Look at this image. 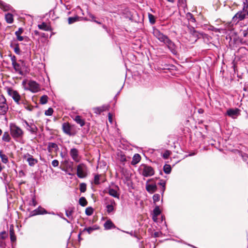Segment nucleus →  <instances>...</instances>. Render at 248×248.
<instances>
[{
	"instance_id": "f257e3e1",
	"label": "nucleus",
	"mask_w": 248,
	"mask_h": 248,
	"mask_svg": "<svg viewBox=\"0 0 248 248\" xmlns=\"http://www.w3.org/2000/svg\"><path fill=\"white\" fill-rule=\"evenodd\" d=\"M6 91L8 94L13 98L16 104H26V100L22 98L21 95L17 92V91L14 90L11 87H7Z\"/></svg>"
},
{
	"instance_id": "f03ea898",
	"label": "nucleus",
	"mask_w": 248,
	"mask_h": 248,
	"mask_svg": "<svg viewBox=\"0 0 248 248\" xmlns=\"http://www.w3.org/2000/svg\"><path fill=\"white\" fill-rule=\"evenodd\" d=\"M140 174L144 177H150L154 175L155 170L154 169L150 166L145 164L140 165L139 168Z\"/></svg>"
},
{
	"instance_id": "7ed1b4c3",
	"label": "nucleus",
	"mask_w": 248,
	"mask_h": 248,
	"mask_svg": "<svg viewBox=\"0 0 248 248\" xmlns=\"http://www.w3.org/2000/svg\"><path fill=\"white\" fill-rule=\"evenodd\" d=\"M10 133L12 137L16 140L21 139L24 135L22 129L15 124L10 125Z\"/></svg>"
},
{
	"instance_id": "20e7f679",
	"label": "nucleus",
	"mask_w": 248,
	"mask_h": 248,
	"mask_svg": "<svg viewBox=\"0 0 248 248\" xmlns=\"http://www.w3.org/2000/svg\"><path fill=\"white\" fill-rule=\"evenodd\" d=\"M9 109L7 100L3 95H0V115H5Z\"/></svg>"
},
{
	"instance_id": "39448f33",
	"label": "nucleus",
	"mask_w": 248,
	"mask_h": 248,
	"mask_svg": "<svg viewBox=\"0 0 248 248\" xmlns=\"http://www.w3.org/2000/svg\"><path fill=\"white\" fill-rule=\"evenodd\" d=\"M163 44L166 46L167 48L172 54L174 55H176L177 54V46L169 38V37H168Z\"/></svg>"
},
{
	"instance_id": "423d86ee",
	"label": "nucleus",
	"mask_w": 248,
	"mask_h": 248,
	"mask_svg": "<svg viewBox=\"0 0 248 248\" xmlns=\"http://www.w3.org/2000/svg\"><path fill=\"white\" fill-rule=\"evenodd\" d=\"M23 125L27 130L29 131L31 134L36 135L38 131V128L32 123H28L26 120H23Z\"/></svg>"
},
{
	"instance_id": "0eeeda50",
	"label": "nucleus",
	"mask_w": 248,
	"mask_h": 248,
	"mask_svg": "<svg viewBox=\"0 0 248 248\" xmlns=\"http://www.w3.org/2000/svg\"><path fill=\"white\" fill-rule=\"evenodd\" d=\"M154 36L160 42L164 43L168 38V36L164 34L158 29L154 28L153 29Z\"/></svg>"
},
{
	"instance_id": "6e6552de",
	"label": "nucleus",
	"mask_w": 248,
	"mask_h": 248,
	"mask_svg": "<svg viewBox=\"0 0 248 248\" xmlns=\"http://www.w3.org/2000/svg\"><path fill=\"white\" fill-rule=\"evenodd\" d=\"M62 130L64 133L68 136H74L75 135L73 128V126L71 125L69 123H64L62 124Z\"/></svg>"
},
{
	"instance_id": "1a4fd4ad",
	"label": "nucleus",
	"mask_w": 248,
	"mask_h": 248,
	"mask_svg": "<svg viewBox=\"0 0 248 248\" xmlns=\"http://www.w3.org/2000/svg\"><path fill=\"white\" fill-rule=\"evenodd\" d=\"M246 17V14L243 11L238 12L232 17V24H237L239 21L243 20Z\"/></svg>"
},
{
	"instance_id": "9d476101",
	"label": "nucleus",
	"mask_w": 248,
	"mask_h": 248,
	"mask_svg": "<svg viewBox=\"0 0 248 248\" xmlns=\"http://www.w3.org/2000/svg\"><path fill=\"white\" fill-rule=\"evenodd\" d=\"M77 174L78 177L83 178L87 176L86 168L83 164H80L77 166Z\"/></svg>"
},
{
	"instance_id": "9b49d317",
	"label": "nucleus",
	"mask_w": 248,
	"mask_h": 248,
	"mask_svg": "<svg viewBox=\"0 0 248 248\" xmlns=\"http://www.w3.org/2000/svg\"><path fill=\"white\" fill-rule=\"evenodd\" d=\"M188 28L191 34V38L189 39V41L192 42H196L198 39L200 37L201 34L195 30L194 27L188 26Z\"/></svg>"
},
{
	"instance_id": "f8f14e48",
	"label": "nucleus",
	"mask_w": 248,
	"mask_h": 248,
	"mask_svg": "<svg viewBox=\"0 0 248 248\" xmlns=\"http://www.w3.org/2000/svg\"><path fill=\"white\" fill-rule=\"evenodd\" d=\"M28 89L32 93H36L40 90L39 85L35 81H29L28 82Z\"/></svg>"
},
{
	"instance_id": "ddd939ff",
	"label": "nucleus",
	"mask_w": 248,
	"mask_h": 248,
	"mask_svg": "<svg viewBox=\"0 0 248 248\" xmlns=\"http://www.w3.org/2000/svg\"><path fill=\"white\" fill-rule=\"evenodd\" d=\"M23 158L26 160L29 166L31 167L34 166L38 162V160L36 159L33 158L32 155H31L29 153L23 156Z\"/></svg>"
},
{
	"instance_id": "4468645a",
	"label": "nucleus",
	"mask_w": 248,
	"mask_h": 248,
	"mask_svg": "<svg viewBox=\"0 0 248 248\" xmlns=\"http://www.w3.org/2000/svg\"><path fill=\"white\" fill-rule=\"evenodd\" d=\"M69 154L74 161L76 162L79 161V152L78 149L75 148L71 149Z\"/></svg>"
},
{
	"instance_id": "2eb2a0df",
	"label": "nucleus",
	"mask_w": 248,
	"mask_h": 248,
	"mask_svg": "<svg viewBox=\"0 0 248 248\" xmlns=\"http://www.w3.org/2000/svg\"><path fill=\"white\" fill-rule=\"evenodd\" d=\"M49 153L51 154L53 152H57L59 150L58 145L54 142H48L47 147Z\"/></svg>"
},
{
	"instance_id": "dca6fc26",
	"label": "nucleus",
	"mask_w": 248,
	"mask_h": 248,
	"mask_svg": "<svg viewBox=\"0 0 248 248\" xmlns=\"http://www.w3.org/2000/svg\"><path fill=\"white\" fill-rule=\"evenodd\" d=\"M151 180H149L146 184V189L150 193L152 194L156 191L157 186L155 184H148V182Z\"/></svg>"
},
{
	"instance_id": "f3484780",
	"label": "nucleus",
	"mask_w": 248,
	"mask_h": 248,
	"mask_svg": "<svg viewBox=\"0 0 248 248\" xmlns=\"http://www.w3.org/2000/svg\"><path fill=\"white\" fill-rule=\"evenodd\" d=\"M240 112V109L237 108L235 109L230 108L227 111V114L231 117L232 118H234L235 116L239 115Z\"/></svg>"
},
{
	"instance_id": "a211bd4d",
	"label": "nucleus",
	"mask_w": 248,
	"mask_h": 248,
	"mask_svg": "<svg viewBox=\"0 0 248 248\" xmlns=\"http://www.w3.org/2000/svg\"><path fill=\"white\" fill-rule=\"evenodd\" d=\"M74 211L73 207H69L68 209L65 210V214L69 219L72 220L73 219V214Z\"/></svg>"
},
{
	"instance_id": "6ab92c4d",
	"label": "nucleus",
	"mask_w": 248,
	"mask_h": 248,
	"mask_svg": "<svg viewBox=\"0 0 248 248\" xmlns=\"http://www.w3.org/2000/svg\"><path fill=\"white\" fill-rule=\"evenodd\" d=\"M74 120L78 124L80 125V126L82 127L85 125V121L79 115H77L74 118Z\"/></svg>"
},
{
	"instance_id": "aec40b11",
	"label": "nucleus",
	"mask_w": 248,
	"mask_h": 248,
	"mask_svg": "<svg viewBox=\"0 0 248 248\" xmlns=\"http://www.w3.org/2000/svg\"><path fill=\"white\" fill-rule=\"evenodd\" d=\"M104 226L106 230H110L115 228V225L110 220L106 221L104 224Z\"/></svg>"
},
{
	"instance_id": "412c9836",
	"label": "nucleus",
	"mask_w": 248,
	"mask_h": 248,
	"mask_svg": "<svg viewBox=\"0 0 248 248\" xmlns=\"http://www.w3.org/2000/svg\"><path fill=\"white\" fill-rule=\"evenodd\" d=\"M38 27L40 30L46 31H49L51 30L50 26L47 25L45 22H43L41 24H39Z\"/></svg>"
},
{
	"instance_id": "4be33fe9",
	"label": "nucleus",
	"mask_w": 248,
	"mask_h": 248,
	"mask_svg": "<svg viewBox=\"0 0 248 248\" xmlns=\"http://www.w3.org/2000/svg\"><path fill=\"white\" fill-rule=\"evenodd\" d=\"M107 108L106 106H102L93 108L94 112L97 114H100L101 112L106 110Z\"/></svg>"
},
{
	"instance_id": "5701e85b",
	"label": "nucleus",
	"mask_w": 248,
	"mask_h": 248,
	"mask_svg": "<svg viewBox=\"0 0 248 248\" xmlns=\"http://www.w3.org/2000/svg\"><path fill=\"white\" fill-rule=\"evenodd\" d=\"M108 193L111 196L119 199V194L118 193L116 190L113 188H109Z\"/></svg>"
},
{
	"instance_id": "b1692460",
	"label": "nucleus",
	"mask_w": 248,
	"mask_h": 248,
	"mask_svg": "<svg viewBox=\"0 0 248 248\" xmlns=\"http://www.w3.org/2000/svg\"><path fill=\"white\" fill-rule=\"evenodd\" d=\"M140 155L138 154H136L133 156L131 164L132 165H136L140 161Z\"/></svg>"
},
{
	"instance_id": "393cba45",
	"label": "nucleus",
	"mask_w": 248,
	"mask_h": 248,
	"mask_svg": "<svg viewBox=\"0 0 248 248\" xmlns=\"http://www.w3.org/2000/svg\"><path fill=\"white\" fill-rule=\"evenodd\" d=\"M186 17L189 22V23L195 24L196 19L193 15L190 13H187L186 15Z\"/></svg>"
},
{
	"instance_id": "a878e982",
	"label": "nucleus",
	"mask_w": 248,
	"mask_h": 248,
	"mask_svg": "<svg viewBox=\"0 0 248 248\" xmlns=\"http://www.w3.org/2000/svg\"><path fill=\"white\" fill-rule=\"evenodd\" d=\"M10 47L13 48L14 52L18 55L20 54V49L18 44H13L12 43L10 44Z\"/></svg>"
},
{
	"instance_id": "bb28decb",
	"label": "nucleus",
	"mask_w": 248,
	"mask_h": 248,
	"mask_svg": "<svg viewBox=\"0 0 248 248\" xmlns=\"http://www.w3.org/2000/svg\"><path fill=\"white\" fill-rule=\"evenodd\" d=\"M161 214V211L158 206H156L153 210V219Z\"/></svg>"
},
{
	"instance_id": "cd10ccee",
	"label": "nucleus",
	"mask_w": 248,
	"mask_h": 248,
	"mask_svg": "<svg viewBox=\"0 0 248 248\" xmlns=\"http://www.w3.org/2000/svg\"><path fill=\"white\" fill-rule=\"evenodd\" d=\"M14 69L20 75H22L20 65L16 62L12 64Z\"/></svg>"
},
{
	"instance_id": "c85d7f7f",
	"label": "nucleus",
	"mask_w": 248,
	"mask_h": 248,
	"mask_svg": "<svg viewBox=\"0 0 248 248\" xmlns=\"http://www.w3.org/2000/svg\"><path fill=\"white\" fill-rule=\"evenodd\" d=\"M5 20L8 23L11 24L13 22V15L10 13H8L5 15Z\"/></svg>"
},
{
	"instance_id": "c756f323",
	"label": "nucleus",
	"mask_w": 248,
	"mask_h": 248,
	"mask_svg": "<svg viewBox=\"0 0 248 248\" xmlns=\"http://www.w3.org/2000/svg\"><path fill=\"white\" fill-rule=\"evenodd\" d=\"M0 157L1 159V161L3 163L7 164L8 162V158L7 156L3 154L2 150H0Z\"/></svg>"
},
{
	"instance_id": "7c9ffc66",
	"label": "nucleus",
	"mask_w": 248,
	"mask_h": 248,
	"mask_svg": "<svg viewBox=\"0 0 248 248\" xmlns=\"http://www.w3.org/2000/svg\"><path fill=\"white\" fill-rule=\"evenodd\" d=\"M11 138L8 132H5L2 136V140L4 141L9 142Z\"/></svg>"
},
{
	"instance_id": "2f4dec72",
	"label": "nucleus",
	"mask_w": 248,
	"mask_h": 248,
	"mask_svg": "<svg viewBox=\"0 0 248 248\" xmlns=\"http://www.w3.org/2000/svg\"><path fill=\"white\" fill-rule=\"evenodd\" d=\"M114 206L109 205V204H107L106 208V211L108 214H111L113 213L114 211Z\"/></svg>"
},
{
	"instance_id": "473e14b6",
	"label": "nucleus",
	"mask_w": 248,
	"mask_h": 248,
	"mask_svg": "<svg viewBox=\"0 0 248 248\" xmlns=\"http://www.w3.org/2000/svg\"><path fill=\"white\" fill-rule=\"evenodd\" d=\"M163 170L165 173L170 174L171 170V168L170 165L168 164H165L163 167Z\"/></svg>"
},
{
	"instance_id": "72a5a7b5",
	"label": "nucleus",
	"mask_w": 248,
	"mask_h": 248,
	"mask_svg": "<svg viewBox=\"0 0 248 248\" xmlns=\"http://www.w3.org/2000/svg\"><path fill=\"white\" fill-rule=\"evenodd\" d=\"M10 235L11 241L12 242H15L16 240V237L15 234L14 230L13 228H10Z\"/></svg>"
},
{
	"instance_id": "f704fd0d",
	"label": "nucleus",
	"mask_w": 248,
	"mask_h": 248,
	"mask_svg": "<svg viewBox=\"0 0 248 248\" xmlns=\"http://www.w3.org/2000/svg\"><path fill=\"white\" fill-rule=\"evenodd\" d=\"M79 203L82 206H85L87 205L88 202L85 197H82L79 200Z\"/></svg>"
},
{
	"instance_id": "c9c22d12",
	"label": "nucleus",
	"mask_w": 248,
	"mask_h": 248,
	"mask_svg": "<svg viewBox=\"0 0 248 248\" xmlns=\"http://www.w3.org/2000/svg\"><path fill=\"white\" fill-rule=\"evenodd\" d=\"M101 175L100 174H95L94 176V179H93V183L96 185H98L100 184V178Z\"/></svg>"
},
{
	"instance_id": "e433bc0d",
	"label": "nucleus",
	"mask_w": 248,
	"mask_h": 248,
	"mask_svg": "<svg viewBox=\"0 0 248 248\" xmlns=\"http://www.w3.org/2000/svg\"><path fill=\"white\" fill-rule=\"evenodd\" d=\"M98 228L96 227V226H93V227H90L88 228H85L83 230V232L87 231L89 234L93 232V231L97 230Z\"/></svg>"
},
{
	"instance_id": "4c0bfd02",
	"label": "nucleus",
	"mask_w": 248,
	"mask_h": 248,
	"mask_svg": "<svg viewBox=\"0 0 248 248\" xmlns=\"http://www.w3.org/2000/svg\"><path fill=\"white\" fill-rule=\"evenodd\" d=\"M79 17L78 16L75 17H69L68 19V23L69 24H71L76 21H77Z\"/></svg>"
},
{
	"instance_id": "58836bf2",
	"label": "nucleus",
	"mask_w": 248,
	"mask_h": 248,
	"mask_svg": "<svg viewBox=\"0 0 248 248\" xmlns=\"http://www.w3.org/2000/svg\"><path fill=\"white\" fill-rule=\"evenodd\" d=\"M37 211L39 213V215H43L46 214L47 213V212L46 211L45 209L42 207L41 206H39L37 208Z\"/></svg>"
},
{
	"instance_id": "ea45409f",
	"label": "nucleus",
	"mask_w": 248,
	"mask_h": 248,
	"mask_svg": "<svg viewBox=\"0 0 248 248\" xmlns=\"http://www.w3.org/2000/svg\"><path fill=\"white\" fill-rule=\"evenodd\" d=\"M48 99V97L46 95H44L41 96L40 102L41 104H45L47 103Z\"/></svg>"
},
{
	"instance_id": "a19ab883",
	"label": "nucleus",
	"mask_w": 248,
	"mask_h": 248,
	"mask_svg": "<svg viewBox=\"0 0 248 248\" xmlns=\"http://www.w3.org/2000/svg\"><path fill=\"white\" fill-rule=\"evenodd\" d=\"M93 209L91 207H87L85 210V214L87 216H91L93 214Z\"/></svg>"
},
{
	"instance_id": "79ce46f5",
	"label": "nucleus",
	"mask_w": 248,
	"mask_h": 248,
	"mask_svg": "<svg viewBox=\"0 0 248 248\" xmlns=\"http://www.w3.org/2000/svg\"><path fill=\"white\" fill-rule=\"evenodd\" d=\"M148 17H149V21L151 24H154L155 23V17L154 15H153L149 13L148 14Z\"/></svg>"
},
{
	"instance_id": "37998d69",
	"label": "nucleus",
	"mask_w": 248,
	"mask_h": 248,
	"mask_svg": "<svg viewBox=\"0 0 248 248\" xmlns=\"http://www.w3.org/2000/svg\"><path fill=\"white\" fill-rule=\"evenodd\" d=\"M158 185H160L161 186H162V189H161V194L162 195H163L165 190V185H166V183L164 181L161 180L160 181V182L158 183Z\"/></svg>"
},
{
	"instance_id": "c03bdc74",
	"label": "nucleus",
	"mask_w": 248,
	"mask_h": 248,
	"mask_svg": "<svg viewBox=\"0 0 248 248\" xmlns=\"http://www.w3.org/2000/svg\"><path fill=\"white\" fill-rule=\"evenodd\" d=\"M79 190L81 192H85L86 190V184L85 183H81L79 185Z\"/></svg>"
},
{
	"instance_id": "a18cd8bd",
	"label": "nucleus",
	"mask_w": 248,
	"mask_h": 248,
	"mask_svg": "<svg viewBox=\"0 0 248 248\" xmlns=\"http://www.w3.org/2000/svg\"><path fill=\"white\" fill-rule=\"evenodd\" d=\"M53 112V109L51 108H49L47 110L45 111V114L46 116H51Z\"/></svg>"
},
{
	"instance_id": "49530a36",
	"label": "nucleus",
	"mask_w": 248,
	"mask_h": 248,
	"mask_svg": "<svg viewBox=\"0 0 248 248\" xmlns=\"http://www.w3.org/2000/svg\"><path fill=\"white\" fill-rule=\"evenodd\" d=\"M248 8V0H245L243 1V7L242 11L245 12L247 10Z\"/></svg>"
},
{
	"instance_id": "de8ad7c7",
	"label": "nucleus",
	"mask_w": 248,
	"mask_h": 248,
	"mask_svg": "<svg viewBox=\"0 0 248 248\" xmlns=\"http://www.w3.org/2000/svg\"><path fill=\"white\" fill-rule=\"evenodd\" d=\"M170 155V152L169 150H166L163 154L162 157L164 159H167L168 158L169 156Z\"/></svg>"
},
{
	"instance_id": "09e8293b",
	"label": "nucleus",
	"mask_w": 248,
	"mask_h": 248,
	"mask_svg": "<svg viewBox=\"0 0 248 248\" xmlns=\"http://www.w3.org/2000/svg\"><path fill=\"white\" fill-rule=\"evenodd\" d=\"M159 199H160V195L158 194H155L153 197V200L154 202H155V203L159 201Z\"/></svg>"
},
{
	"instance_id": "8fccbe9b",
	"label": "nucleus",
	"mask_w": 248,
	"mask_h": 248,
	"mask_svg": "<svg viewBox=\"0 0 248 248\" xmlns=\"http://www.w3.org/2000/svg\"><path fill=\"white\" fill-rule=\"evenodd\" d=\"M29 204L34 207L37 205V202L36 201L35 196H33Z\"/></svg>"
},
{
	"instance_id": "3c124183",
	"label": "nucleus",
	"mask_w": 248,
	"mask_h": 248,
	"mask_svg": "<svg viewBox=\"0 0 248 248\" xmlns=\"http://www.w3.org/2000/svg\"><path fill=\"white\" fill-rule=\"evenodd\" d=\"M24 106V108L27 109V110H28L29 111H31L33 109V106H31V105H29L28 104V103H27V101H26V105H23Z\"/></svg>"
},
{
	"instance_id": "603ef678",
	"label": "nucleus",
	"mask_w": 248,
	"mask_h": 248,
	"mask_svg": "<svg viewBox=\"0 0 248 248\" xmlns=\"http://www.w3.org/2000/svg\"><path fill=\"white\" fill-rule=\"evenodd\" d=\"M107 204L111 205L114 206H115L116 205L115 201L112 199H109Z\"/></svg>"
},
{
	"instance_id": "864d4df0",
	"label": "nucleus",
	"mask_w": 248,
	"mask_h": 248,
	"mask_svg": "<svg viewBox=\"0 0 248 248\" xmlns=\"http://www.w3.org/2000/svg\"><path fill=\"white\" fill-rule=\"evenodd\" d=\"M59 162L58 160L55 159L52 161V165L54 167H57L59 166Z\"/></svg>"
},
{
	"instance_id": "5fc2aeb1",
	"label": "nucleus",
	"mask_w": 248,
	"mask_h": 248,
	"mask_svg": "<svg viewBox=\"0 0 248 248\" xmlns=\"http://www.w3.org/2000/svg\"><path fill=\"white\" fill-rule=\"evenodd\" d=\"M23 32V29L22 28H18V30L15 32L16 35H21Z\"/></svg>"
},
{
	"instance_id": "6e6d98bb",
	"label": "nucleus",
	"mask_w": 248,
	"mask_h": 248,
	"mask_svg": "<svg viewBox=\"0 0 248 248\" xmlns=\"http://www.w3.org/2000/svg\"><path fill=\"white\" fill-rule=\"evenodd\" d=\"M16 38H17V40L19 41H22L24 40V39L25 38L26 39H27L28 38L27 37H25L24 36H21V35H16Z\"/></svg>"
},
{
	"instance_id": "4d7b16f0",
	"label": "nucleus",
	"mask_w": 248,
	"mask_h": 248,
	"mask_svg": "<svg viewBox=\"0 0 248 248\" xmlns=\"http://www.w3.org/2000/svg\"><path fill=\"white\" fill-rule=\"evenodd\" d=\"M39 215V213L38 212L37 209H36L31 212L30 216H35V215Z\"/></svg>"
},
{
	"instance_id": "13d9d810",
	"label": "nucleus",
	"mask_w": 248,
	"mask_h": 248,
	"mask_svg": "<svg viewBox=\"0 0 248 248\" xmlns=\"http://www.w3.org/2000/svg\"><path fill=\"white\" fill-rule=\"evenodd\" d=\"M0 6L1 7V8H3L4 9V10H6V4L3 2V1H2L1 0H0Z\"/></svg>"
},
{
	"instance_id": "bf43d9fd",
	"label": "nucleus",
	"mask_w": 248,
	"mask_h": 248,
	"mask_svg": "<svg viewBox=\"0 0 248 248\" xmlns=\"http://www.w3.org/2000/svg\"><path fill=\"white\" fill-rule=\"evenodd\" d=\"M11 61H12V64H13L15 62H16V57L15 56L13 55V56H11Z\"/></svg>"
},
{
	"instance_id": "052dcab7",
	"label": "nucleus",
	"mask_w": 248,
	"mask_h": 248,
	"mask_svg": "<svg viewBox=\"0 0 248 248\" xmlns=\"http://www.w3.org/2000/svg\"><path fill=\"white\" fill-rule=\"evenodd\" d=\"M90 17H91V18L92 19L93 21L94 22H95L97 23V24H101V23H100V22H98V21H96V20H94V18H95V16H93V15H90Z\"/></svg>"
},
{
	"instance_id": "680f3d73",
	"label": "nucleus",
	"mask_w": 248,
	"mask_h": 248,
	"mask_svg": "<svg viewBox=\"0 0 248 248\" xmlns=\"http://www.w3.org/2000/svg\"><path fill=\"white\" fill-rule=\"evenodd\" d=\"M3 235H6L5 232H2L0 234V237H1L2 239H4L5 238V236H3Z\"/></svg>"
},
{
	"instance_id": "e2e57ef3",
	"label": "nucleus",
	"mask_w": 248,
	"mask_h": 248,
	"mask_svg": "<svg viewBox=\"0 0 248 248\" xmlns=\"http://www.w3.org/2000/svg\"><path fill=\"white\" fill-rule=\"evenodd\" d=\"M108 120H109V122L110 123H112V117H111V115L110 113L108 114Z\"/></svg>"
},
{
	"instance_id": "0e129e2a",
	"label": "nucleus",
	"mask_w": 248,
	"mask_h": 248,
	"mask_svg": "<svg viewBox=\"0 0 248 248\" xmlns=\"http://www.w3.org/2000/svg\"><path fill=\"white\" fill-rule=\"evenodd\" d=\"M178 1L179 3L181 4H185L186 2V0H178Z\"/></svg>"
},
{
	"instance_id": "69168bd1",
	"label": "nucleus",
	"mask_w": 248,
	"mask_h": 248,
	"mask_svg": "<svg viewBox=\"0 0 248 248\" xmlns=\"http://www.w3.org/2000/svg\"><path fill=\"white\" fill-rule=\"evenodd\" d=\"M121 160L122 161H125L126 160V159L124 156H122L121 158Z\"/></svg>"
},
{
	"instance_id": "338daca9",
	"label": "nucleus",
	"mask_w": 248,
	"mask_h": 248,
	"mask_svg": "<svg viewBox=\"0 0 248 248\" xmlns=\"http://www.w3.org/2000/svg\"><path fill=\"white\" fill-rule=\"evenodd\" d=\"M154 236L155 237H158L159 236V232H155L154 233Z\"/></svg>"
},
{
	"instance_id": "774afa93",
	"label": "nucleus",
	"mask_w": 248,
	"mask_h": 248,
	"mask_svg": "<svg viewBox=\"0 0 248 248\" xmlns=\"http://www.w3.org/2000/svg\"><path fill=\"white\" fill-rule=\"evenodd\" d=\"M212 31H215V32H218L219 31V29L214 28L213 29H212Z\"/></svg>"
}]
</instances>
